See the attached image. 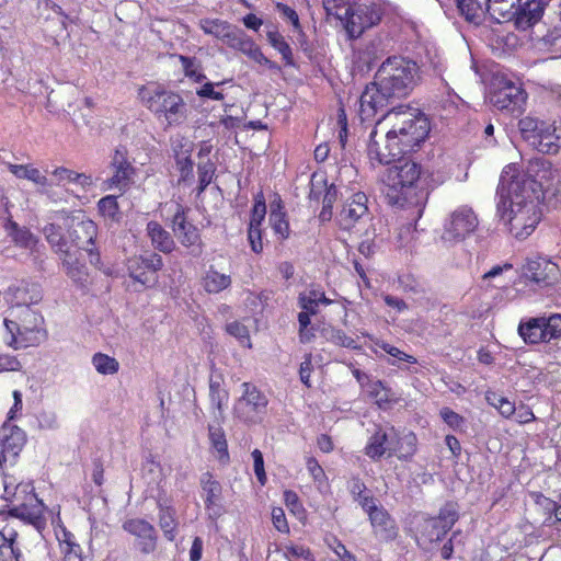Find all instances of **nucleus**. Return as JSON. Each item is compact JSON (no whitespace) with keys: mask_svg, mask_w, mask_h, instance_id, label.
Returning <instances> with one entry per match:
<instances>
[{"mask_svg":"<svg viewBox=\"0 0 561 561\" xmlns=\"http://www.w3.org/2000/svg\"><path fill=\"white\" fill-rule=\"evenodd\" d=\"M540 193L541 184L530 175L511 165L503 170L497 186V215L514 238H528L540 222Z\"/></svg>","mask_w":561,"mask_h":561,"instance_id":"f257e3e1","label":"nucleus"},{"mask_svg":"<svg viewBox=\"0 0 561 561\" xmlns=\"http://www.w3.org/2000/svg\"><path fill=\"white\" fill-rule=\"evenodd\" d=\"M383 119L392 122L391 128L385 135L386 151L379 150L376 127L370 131L367 142V156L373 165L375 163L390 164L403 158L424 142L431 130L426 115L417 108L409 106H399L387 111L376 121V125Z\"/></svg>","mask_w":561,"mask_h":561,"instance_id":"f03ea898","label":"nucleus"},{"mask_svg":"<svg viewBox=\"0 0 561 561\" xmlns=\"http://www.w3.org/2000/svg\"><path fill=\"white\" fill-rule=\"evenodd\" d=\"M4 325L5 343L15 350L37 346L47 339L44 317L28 306L10 307Z\"/></svg>","mask_w":561,"mask_h":561,"instance_id":"7ed1b4c3","label":"nucleus"},{"mask_svg":"<svg viewBox=\"0 0 561 561\" xmlns=\"http://www.w3.org/2000/svg\"><path fill=\"white\" fill-rule=\"evenodd\" d=\"M421 80L419 65L401 56L388 57L378 68L375 81L393 100L408 96Z\"/></svg>","mask_w":561,"mask_h":561,"instance_id":"20e7f679","label":"nucleus"},{"mask_svg":"<svg viewBox=\"0 0 561 561\" xmlns=\"http://www.w3.org/2000/svg\"><path fill=\"white\" fill-rule=\"evenodd\" d=\"M383 176L382 193L388 204L397 207H405L414 203V184L419 180L420 167L411 161L400 158L391 162Z\"/></svg>","mask_w":561,"mask_h":561,"instance_id":"39448f33","label":"nucleus"},{"mask_svg":"<svg viewBox=\"0 0 561 561\" xmlns=\"http://www.w3.org/2000/svg\"><path fill=\"white\" fill-rule=\"evenodd\" d=\"M141 103L167 126L181 125L187 117V106L181 95L156 83L138 91Z\"/></svg>","mask_w":561,"mask_h":561,"instance_id":"423d86ee","label":"nucleus"},{"mask_svg":"<svg viewBox=\"0 0 561 561\" xmlns=\"http://www.w3.org/2000/svg\"><path fill=\"white\" fill-rule=\"evenodd\" d=\"M385 14L380 1L363 0L346 9L344 27L351 38L359 37L367 28L380 23Z\"/></svg>","mask_w":561,"mask_h":561,"instance_id":"0eeeda50","label":"nucleus"},{"mask_svg":"<svg viewBox=\"0 0 561 561\" xmlns=\"http://www.w3.org/2000/svg\"><path fill=\"white\" fill-rule=\"evenodd\" d=\"M490 101L500 111L518 116L524 113L527 93L518 82L497 76L492 84Z\"/></svg>","mask_w":561,"mask_h":561,"instance_id":"6e6552de","label":"nucleus"},{"mask_svg":"<svg viewBox=\"0 0 561 561\" xmlns=\"http://www.w3.org/2000/svg\"><path fill=\"white\" fill-rule=\"evenodd\" d=\"M128 276L140 289L153 287L158 283V272L163 267L160 254L150 252L146 255H133L125 263Z\"/></svg>","mask_w":561,"mask_h":561,"instance_id":"1a4fd4ad","label":"nucleus"},{"mask_svg":"<svg viewBox=\"0 0 561 561\" xmlns=\"http://www.w3.org/2000/svg\"><path fill=\"white\" fill-rule=\"evenodd\" d=\"M479 219L469 206H460L445 219L442 239L450 244L463 241L476 231Z\"/></svg>","mask_w":561,"mask_h":561,"instance_id":"9d476101","label":"nucleus"},{"mask_svg":"<svg viewBox=\"0 0 561 561\" xmlns=\"http://www.w3.org/2000/svg\"><path fill=\"white\" fill-rule=\"evenodd\" d=\"M241 387L243 393L234 403V415L244 423L261 422L266 413L267 398L250 382H243Z\"/></svg>","mask_w":561,"mask_h":561,"instance_id":"9b49d317","label":"nucleus"},{"mask_svg":"<svg viewBox=\"0 0 561 561\" xmlns=\"http://www.w3.org/2000/svg\"><path fill=\"white\" fill-rule=\"evenodd\" d=\"M524 276L540 288L552 287L561 280V270L546 256L527 259L523 266Z\"/></svg>","mask_w":561,"mask_h":561,"instance_id":"f8f14e48","label":"nucleus"},{"mask_svg":"<svg viewBox=\"0 0 561 561\" xmlns=\"http://www.w3.org/2000/svg\"><path fill=\"white\" fill-rule=\"evenodd\" d=\"M171 229L178 241L190 253L197 256L202 253V239L198 229L187 220L185 208L181 204H175L174 215L171 219Z\"/></svg>","mask_w":561,"mask_h":561,"instance_id":"ddd939ff","label":"nucleus"},{"mask_svg":"<svg viewBox=\"0 0 561 561\" xmlns=\"http://www.w3.org/2000/svg\"><path fill=\"white\" fill-rule=\"evenodd\" d=\"M393 101V99L381 91V87L376 81L366 85L358 100V116L360 121L373 122L378 113Z\"/></svg>","mask_w":561,"mask_h":561,"instance_id":"4468645a","label":"nucleus"},{"mask_svg":"<svg viewBox=\"0 0 561 561\" xmlns=\"http://www.w3.org/2000/svg\"><path fill=\"white\" fill-rule=\"evenodd\" d=\"M26 443L25 433L18 426L4 424L0 431V469L13 466Z\"/></svg>","mask_w":561,"mask_h":561,"instance_id":"2eb2a0df","label":"nucleus"},{"mask_svg":"<svg viewBox=\"0 0 561 561\" xmlns=\"http://www.w3.org/2000/svg\"><path fill=\"white\" fill-rule=\"evenodd\" d=\"M127 153L125 147L115 149L110 163L112 175L106 181L108 188L118 190L122 193L130 186L135 175V168L128 161Z\"/></svg>","mask_w":561,"mask_h":561,"instance_id":"dca6fc26","label":"nucleus"},{"mask_svg":"<svg viewBox=\"0 0 561 561\" xmlns=\"http://www.w3.org/2000/svg\"><path fill=\"white\" fill-rule=\"evenodd\" d=\"M199 484L207 516L210 520L216 522L226 514L222 502V485L210 472L201 476Z\"/></svg>","mask_w":561,"mask_h":561,"instance_id":"f3484780","label":"nucleus"},{"mask_svg":"<svg viewBox=\"0 0 561 561\" xmlns=\"http://www.w3.org/2000/svg\"><path fill=\"white\" fill-rule=\"evenodd\" d=\"M96 234L98 227L90 219L78 221L71 227L69 232L72 248L85 251L92 264H96L100 261L99 253L95 252L94 248Z\"/></svg>","mask_w":561,"mask_h":561,"instance_id":"a211bd4d","label":"nucleus"},{"mask_svg":"<svg viewBox=\"0 0 561 561\" xmlns=\"http://www.w3.org/2000/svg\"><path fill=\"white\" fill-rule=\"evenodd\" d=\"M123 529L136 538L137 549L149 554L156 550L157 534L154 527L142 518H130L124 522Z\"/></svg>","mask_w":561,"mask_h":561,"instance_id":"6ab92c4d","label":"nucleus"},{"mask_svg":"<svg viewBox=\"0 0 561 561\" xmlns=\"http://www.w3.org/2000/svg\"><path fill=\"white\" fill-rule=\"evenodd\" d=\"M368 197L363 192L353 194L344 204L339 220L343 229H351L354 225L369 218Z\"/></svg>","mask_w":561,"mask_h":561,"instance_id":"aec40b11","label":"nucleus"},{"mask_svg":"<svg viewBox=\"0 0 561 561\" xmlns=\"http://www.w3.org/2000/svg\"><path fill=\"white\" fill-rule=\"evenodd\" d=\"M364 511L368 514L374 533L379 539L389 541L397 537L396 522L382 506H369L368 503H364Z\"/></svg>","mask_w":561,"mask_h":561,"instance_id":"412c9836","label":"nucleus"},{"mask_svg":"<svg viewBox=\"0 0 561 561\" xmlns=\"http://www.w3.org/2000/svg\"><path fill=\"white\" fill-rule=\"evenodd\" d=\"M11 307L37 305L43 299V290L37 283L18 280L8 288Z\"/></svg>","mask_w":561,"mask_h":561,"instance_id":"4be33fe9","label":"nucleus"},{"mask_svg":"<svg viewBox=\"0 0 561 561\" xmlns=\"http://www.w3.org/2000/svg\"><path fill=\"white\" fill-rule=\"evenodd\" d=\"M397 433L393 427L388 430L378 426L365 447V454L373 460L381 459L387 453L392 456V446Z\"/></svg>","mask_w":561,"mask_h":561,"instance_id":"5701e85b","label":"nucleus"},{"mask_svg":"<svg viewBox=\"0 0 561 561\" xmlns=\"http://www.w3.org/2000/svg\"><path fill=\"white\" fill-rule=\"evenodd\" d=\"M44 511V503L39 499H36L34 502H21L20 504L12 505L9 510V514L12 517H16L33 525L39 530L44 528L46 524Z\"/></svg>","mask_w":561,"mask_h":561,"instance_id":"b1692460","label":"nucleus"},{"mask_svg":"<svg viewBox=\"0 0 561 561\" xmlns=\"http://www.w3.org/2000/svg\"><path fill=\"white\" fill-rule=\"evenodd\" d=\"M547 2L543 0H530L524 5H517L516 14H514L515 25L519 30H527L538 23L545 12Z\"/></svg>","mask_w":561,"mask_h":561,"instance_id":"393cba45","label":"nucleus"},{"mask_svg":"<svg viewBox=\"0 0 561 561\" xmlns=\"http://www.w3.org/2000/svg\"><path fill=\"white\" fill-rule=\"evenodd\" d=\"M530 145L543 153H556L561 148V128L553 124L546 123Z\"/></svg>","mask_w":561,"mask_h":561,"instance_id":"a878e982","label":"nucleus"},{"mask_svg":"<svg viewBox=\"0 0 561 561\" xmlns=\"http://www.w3.org/2000/svg\"><path fill=\"white\" fill-rule=\"evenodd\" d=\"M50 174L53 183L57 186L66 187L72 184L85 190L93 185V179L90 174L79 173L66 167H57Z\"/></svg>","mask_w":561,"mask_h":561,"instance_id":"bb28decb","label":"nucleus"},{"mask_svg":"<svg viewBox=\"0 0 561 561\" xmlns=\"http://www.w3.org/2000/svg\"><path fill=\"white\" fill-rule=\"evenodd\" d=\"M18 533L11 527L0 530V561H24L20 548Z\"/></svg>","mask_w":561,"mask_h":561,"instance_id":"cd10ccee","label":"nucleus"},{"mask_svg":"<svg viewBox=\"0 0 561 561\" xmlns=\"http://www.w3.org/2000/svg\"><path fill=\"white\" fill-rule=\"evenodd\" d=\"M146 230L147 236L156 250L165 254L175 250L176 244L173 237L159 222L153 220L149 221Z\"/></svg>","mask_w":561,"mask_h":561,"instance_id":"c85d7f7f","label":"nucleus"},{"mask_svg":"<svg viewBox=\"0 0 561 561\" xmlns=\"http://www.w3.org/2000/svg\"><path fill=\"white\" fill-rule=\"evenodd\" d=\"M9 170L18 179H25L36 184L41 193L49 194V181L37 168L31 164H10Z\"/></svg>","mask_w":561,"mask_h":561,"instance_id":"c756f323","label":"nucleus"},{"mask_svg":"<svg viewBox=\"0 0 561 561\" xmlns=\"http://www.w3.org/2000/svg\"><path fill=\"white\" fill-rule=\"evenodd\" d=\"M229 398L228 391L222 387L220 378L210 377L209 380V400L213 408L214 417L219 420L224 415V405Z\"/></svg>","mask_w":561,"mask_h":561,"instance_id":"7c9ffc66","label":"nucleus"},{"mask_svg":"<svg viewBox=\"0 0 561 561\" xmlns=\"http://www.w3.org/2000/svg\"><path fill=\"white\" fill-rule=\"evenodd\" d=\"M520 0H486L488 12L497 22L511 21Z\"/></svg>","mask_w":561,"mask_h":561,"instance_id":"2f4dec72","label":"nucleus"},{"mask_svg":"<svg viewBox=\"0 0 561 561\" xmlns=\"http://www.w3.org/2000/svg\"><path fill=\"white\" fill-rule=\"evenodd\" d=\"M446 534L447 531L431 517L426 518L421 525L416 540L419 546L426 549L427 545L442 540Z\"/></svg>","mask_w":561,"mask_h":561,"instance_id":"473e14b6","label":"nucleus"},{"mask_svg":"<svg viewBox=\"0 0 561 561\" xmlns=\"http://www.w3.org/2000/svg\"><path fill=\"white\" fill-rule=\"evenodd\" d=\"M43 233L53 250L59 253H68L71 248V240L68 241L64 234V228L55 222L48 224L43 228Z\"/></svg>","mask_w":561,"mask_h":561,"instance_id":"72a5a7b5","label":"nucleus"},{"mask_svg":"<svg viewBox=\"0 0 561 561\" xmlns=\"http://www.w3.org/2000/svg\"><path fill=\"white\" fill-rule=\"evenodd\" d=\"M543 330L540 322V317L529 318L518 325V333L523 340L528 344H537L546 342Z\"/></svg>","mask_w":561,"mask_h":561,"instance_id":"f704fd0d","label":"nucleus"},{"mask_svg":"<svg viewBox=\"0 0 561 561\" xmlns=\"http://www.w3.org/2000/svg\"><path fill=\"white\" fill-rule=\"evenodd\" d=\"M203 288L208 294H219L231 285V276L210 267L202 279Z\"/></svg>","mask_w":561,"mask_h":561,"instance_id":"c9c22d12","label":"nucleus"},{"mask_svg":"<svg viewBox=\"0 0 561 561\" xmlns=\"http://www.w3.org/2000/svg\"><path fill=\"white\" fill-rule=\"evenodd\" d=\"M238 50L248 56L253 61L257 62L259 65H262L274 71L280 70V67L276 62L270 60L267 57L264 56L260 47L250 36H247L243 39Z\"/></svg>","mask_w":561,"mask_h":561,"instance_id":"e433bc0d","label":"nucleus"},{"mask_svg":"<svg viewBox=\"0 0 561 561\" xmlns=\"http://www.w3.org/2000/svg\"><path fill=\"white\" fill-rule=\"evenodd\" d=\"M79 251L71 247L68 249V253L58 254L67 275L76 282L81 280L85 274L84 265L80 263L77 255Z\"/></svg>","mask_w":561,"mask_h":561,"instance_id":"4c0bfd02","label":"nucleus"},{"mask_svg":"<svg viewBox=\"0 0 561 561\" xmlns=\"http://www.w3.org/2000/svg\"><path fill=\"white\" fill-rule=\"evenodd\" d=\"M392 446V455H397L399 459H409L416 453L417 438L414 433L409 432L401 437L394 439Z\"/></svg>","mask_w":561,"mask_h":561,"instance_id":"58836bf2","label":"nucleus"},{"mask_svg":"<svg viewBox=\"0 0 561 561\" xmlns=\"http://www.w3.org/2000/svg\"><path fill=\"white\" fill-rule=\"evenodd\" d=\"M208 436L211 447L217 451L218 459L226 463L229 460L228 444L225 432L220 425H209Z\"/></svg>","mask_w":561,"mask_h":561,"instance_id":"ea45409f","label":"nucleus"},{"mask_svg":"<svg viewBox=\"0 0 561 561\" xmlns=\"http://www.w3.org/2000/svg\"><path fill=\"white\" fill-rule=\"evenodd\" d=\"M175 512L169 506L159 505V526L162 529L164 537L172 541L175 538L176 519Z\"/></svg>","mask_w":561,"mask_h":561,"instance_id":"a19ab883","label":"nucleus"},{"mask_svg":"<svg viewBox=\"0 0 561 561\" xmlns=\"http://www.w3.org/2000/svg\"><path fill=\"white\" fill-rule=\"evenodd\" d=\"M540 322L546 342L561 337V313L540 316Z\"/></svg>","mask_w":561,"mask_h":561,"instance_id":"79ce46f5","label":"nucleus"},{"mask_svg":"<svg viewBox=\"0 0 561 561\" xmlns=\"http://www.w3.org/2000/svg\"><path fill=\"white\" fill-rule=\"evenodd\" d=\"M92 365L101 375H114L119 369V363L116 358L101 352L92 356Z\"/></svg>","mask_w":561,"mask_h":561,"instance_id":"37998d69","label":"nucleus"},{"mask_svg":"<svg viewBox=\"0 0 561 561\" xmlns=\"http://www.w3.org/2000/svg\"><path fill=\"white\" fill-rule=\"evenodd\" d=\"M459 518L458 507L455 503L448 502L440 510L437 517H433L438 525L447 533L453 528Z\"/></svg>","mask_w":561,"mask_h":561,"instance_id":"c03bdc74","label":"nucleus"},{"mask_svg":"<svg viewBox=\"0 0 561 561\" xmlns=\"http://www.w3.org/2000/svg\"><path fill=\"white\" fill-rule=\"evenodd\" d=\"M199 27L205 34L221 41L226 31L230 30V23L220 19H202Z\"/></svg>","mask_w":561,"mask_h":561,"instance_id":"a18cd8bd","label":"nucleus"},{"mask_svg":"<svg viewBox=\"0 0 561 561\" xmlns=\"http://www.w3.org/2000/svg\"><path fill=\"white\" fill-rule=\"evenodd\" d=\"M267 41L282 55L286 65H294L291 48L278 32H268Z\"/></svg>","mask_w":561,"mask_h":561,"instance_id":"49530a36","label":"nucleus"},{"mask_svg":"<svg viewBox=\"0 0 561 561\" xmlns=\"http://www.w3.org/2000/svg\"><path fill=\"white\" fill-rule=\"evenodd\" d=\"M457 8L469 22H478L482 14V8L478 0H456Z\"/></svg>","mask_w":561,"mask_h":561,"instance_id":"de8ad7c7","label":"nucleus"},{"mask_svg":"<svg viewBox=\"0 0 561 561\" xmlns=\"http://www.w3.org/2000/svg\"><path fill=\"white\" fill-rule=\"evenodd\" d=\"M99 211L101 215L111 221H118L119 219V207L117 198L113 195H107L101 198L98 203Z\"/></svg>","mask_w":561,"mask_h":561,"instance_id":"09e8293b","label":"nucleus"},{"mask_svg":"<svg viewBox=\"0 0 561 561\" xmlns=\"http://www.w3.org/2000/svg\"><path fill=\"white\" fill-rule=\"evenodd\" d=\"M12 231L10 232L13 241L23 248H33L36 244V238L26 228H20L15 222L10 224Z\"/></svg>","mask_w":561,"mask_h":561,"instance_id":"8fccbe9b","label":"nucleus"},{"mask_svg":"<svg viewBox=\"0 0 561 561\" xmlns=\"http://www.w3.org/2000/svg\"><path fill=\"white\" fill-rule=\"evenodd\" d=\"M543 124L542 121L527 116L519 121L518 126L523 137L530 144V140L536 138Z\"/></svg>","mask_w":561,"mask_h":561,"instance_id":"3c124183","label":"nucleus"},{"mask_svg":"<svg viewBox=\"0 0 561 561\" xmlns=\"http://www.w3.org/2000/svg\"><path fill=\"white\" fill-rule=\"evenodd\" d=\"M13 505L21 502H34L37 495L34 492V486L31 483L21 482L13 488L12 492Z\"/></svg>","mask_w":561,"mask_h":561,"instance_id":"603ef678","label":"nucleus"},{"mask_svg":"<svg viewBox=\"0 0 561 561\" xmlns=\"http://www.w3.org/2000/svg\"><path fill=\"white\" fill-rule=\"evenodd\" d=\"M283 550L284 557L288 560L302 559L305 561H316L313 553L307 546L290 543L286 545Z\"/></svg>","mask_w":561,"mask_h":561,"instance_id":"864d4df0","label":"nucleus"},{"mask_svg":"<svg viewBox=\"0 0 561 561\" xmlns=\"http://www.w3.org/2000/svg\"><path fill=\"white\" fill-rule=\"evenodd\" d=\"M215 174V165L210 160L198 164V181L199 185L197 194L203 193L206 187L211 183Z\"/></svg>","mask_w":561,"mask_h":561,"instance_id":"5fc2aeb1","label":"nucleus"},{"mask_svg":"<svg viewBox=\"0 0 561 561\" xmlns=\"http://www.w3.org/2000/svg\"><path fill=\"white\" fill-rule=\"evenodd\" d=\"M226 331L234 336L241 345L251 347L250 333L244 324L239 321L230 322L226 325Z\"/></svg>","mask_w":561,"mask_h":561,"instance_id":"6e6d98bb","label":"nucleus"},{"mask_svg":"<svg viewBox=\"0 0 561 561\" xmlns=\"http://www.w3.org/2000/svg\"><path fill=\"white\" fill-rule=\"evenodd\" d=\"M327 340L329 342L333 343L334 345L346 347V348L355 350L358 346L356 340H354L353 337L348 336L341 329H332L329 332V334L327 336Z\"/></svg>","mask_w":561,"mask_h":561,"instance_id":"4d7b16f0","label":"nucleus"},{"mask_svg":"<svg viewBox=\"0 0 561 561\" xmlns=\"http://www.w3.org/2000/svg\"><path fill=\"white\" fill-rule=\"evenodd\" d=\"M379 347L385 351L387 354H389L391 357H393V359H389L388 363L390 365H397V360H402V362H407V363H410V364H416L417 363V359L412 356V355H409L404 352H402L401 350H399L398 347L393 346V345H390L388 343H380L378 344Z\"/></svg>","mask_w":561,"mask_h":561,"instance_id":"13d9d810","label":"nucleus"},{"mask_svg":"<svg viewBox=\"0 0 561 561\" xmlns=\"http://www.w3.org/2000/svg\"><path fill=\"white\" fill-rule=\"evenodd\" d=\"M247 36L248 35L241 28L230 24V30L226 31L221 42H224L230 48L238 50Z\"/></svg>","mask_w":561,"mask_h":561,"instance_id":"bf43d9fd","label":"nucleus"},{"mask_svg":"<svg viewBox=\"0 0 561 561\" xmlns=\"http://www.w3.org/2000/svg\"><path fill=\"white\" fill-rule=\"evenodd\" d=\"M443 421L454 431H463L465 419L449 408H443L439 412Z\"/></svg>","mask_w":561,"mask_h":561,"instance_id":"052dcab7","label":"nucleus"},{"mask_svg":"<svg viewBox=\"0 0 561 561\" xmlns=\"http://www.w3.org/2000/svg\"><path fill=\"white\" fill-rule=\"evenodd\" d=\"M270 224L274 232L282 239L289 236V224L286 220V214L279 215L277 213L270 214Z\"/></svg>","mask_w":561,"mask_h":561,"instance_id":"680f3d73","label":"nucleus"},{"mask_svg":"<svg viewBox=\"0 0 561 561\" xmlns=\"http://www.w3.org/2000/svg\"><path fill=\"white\" fill-rule=\"evenodd\" d=\"M265 215H266V205H265L263 194L261 193L255 197V203L252 208V215H251V220H250L249 226L261 227L262 221L265 218Z\"/></svg>","mask_w":561,"mask_h":561,"instance_id":"e2e57ef3","label":"nucleus"},{"mask_svg":"<svg viewBox=\"0 0 561 561\" xmlns=\"http://www.w3.org/2000/svg\"><path fill=\"white\" fill-rule=\"evenodd\" d=\"M193 165L194 163L188 154H176V169L181 174L180 181L185 182L193 178Z\"/></svg>","mask_w":561,"mask_h":561,"instance_id":"0e129e2a","label":"nucleus"},{"mask_svg":"<svg viewBox=\"0 0 561 561\" xmlns=\"http://www.w3.org/2000/svg\"><path fill=\"white\" fill-rule=\"evenodd\" d=\"M272 523L279 533H289V526L286 519V515L282 507H274L272 510Z\"/></svg>","mask_w":561,"mask_h":561,"instance_id":"69168bd1","label":"nucleus"},{"mask_svg":"<svg viewBox=\"0 0 561 561\" xmlns=\"http://www.w3.org/2000/svg\"><path fill=\"white\" fill-rule=\"evenodd\" d=\"M248 240L254 253H261L263 250L261 227L249 226Z\"/></svg>","mask_w":561,"mask_h":561,"instance_id":"338daca9","label":"nucleus"},{"mask_svg":"<svg viewBox=\"0 0 561 561\" xmlns=\"http://www.w3.org/2000/svg\"><path fill=\"white\" fill-rule=\"evenodd\" d=\"M369 396L375 398L377 403L381 405L382 403H387L389 401L388 393L386 388L380 380H376L369 385Z\"/></svg>","mask_w":561,"mask_h":561,"instance_id":"774afa93","label":"nucleus"}]
</instances>
